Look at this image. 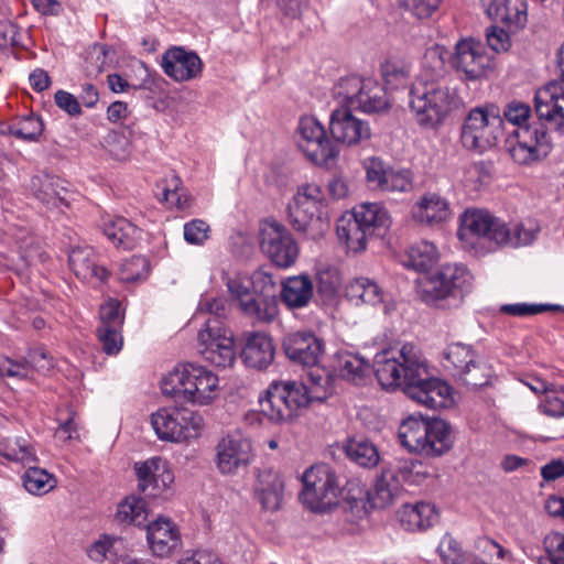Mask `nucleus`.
I'll return each mask as SVG.
<instances>
[{"instance_id":"obj_1","label":"nucleus","mask_w":564,"mask_h":564,"mask_svg":"<svg viewBox=\"0 0 564 564\" xmlns=\"http://www.w3.org/2000/svg\"><path fill=\"white\" fill-rule=\"evenodd\" d=\"M373 369L382 388H401L427 409H445L454 402L451 386L429 376L422 351L413 343L397 344L377 352Z\"/></svg>"},{"instance_id":"obj_2","label":"nucleus","mask_w":564,"mask_h":564,"mask_svg":"<svg viewBox=\"0 0 564 564\" xmlns=\"http://www.w3.org/2000/svg\"><path fill=\"white\" fill-rule=\"evenodd\" d=\"M446 56L443 45L426 48L421 73L410 90V109L421 127L441 124L455 104L456 93L448 86Z\"/></svg>"},{"instance_id":"obj_3","label":"nucleus","mask_w":564,"mask_h":564,"mask_svg":"<svg viewBox=\"0 0 564 564\" xmlns=\"http://www.w3.org/2000/svg\"><path fill=\"white\" fill-rule=\"evenodd\" d=\"M161 390L165 395L182 399L194 405H208L220 393L219 378L203 365L181 364L162 378Z\"/></svg>"},{"instance_id":"obj_4","label":"nucleus","mask_w":564,"mask_h":564,"mask_svg":"<svg viewBox=\"0 0 564 564\" xmlns=\"http://www.w3.org/2000/svg\"><path fill=\"white\" fill-rule=\"evenodd\" d=\"M286 210L291 227L308 239L319 240L330 228L325 193L315 183L297 186Z\"/></svg>"},{"instance_id":"obj_5","label":"nucleus","mask_w":564,"mask_h":564,"mask_svg":"<svg viewBox=\"0 0 564 564\" xmlns=\"http://www.w3.org/2000/svg\"><path fill=\"white\" fill-rule=\"evenodd\" d=\"M530 107L520 101L510 102L503 115L507 121L518 126L517 143L509 150L511 158L519 164H531L545 158L552 148L546 129L540 126H527Z\"/></svg>"},{"instance_id":"obj_6","label":"nucleus","mask_w":564,"mask_h":564,"mask_svg":"<svg viewBox=\"0 0 564 564\" xmlns=\"http://www.w3.org/2000/svg\"><path fill=\"white\" fill-rule=\"evenodd\" d=\"M315 393L302 381H274L259 398L260 411L273 423L291 422L314 398H318Z\"/></svg>"},{"instance_id":"obj_7","label":"nucleus","mask_w":564,"mask_h":564,"mask_svg":"<svg viewBox=\"0 0 564 564\" xmlns=\"http://www.w3.org/2000/svg\"><path fill=\"white\" fill-rule=\"evenodd\" d=\"M333 95L341 106L369 115L386 111L390 106L381 84L355 75L340 78L334 86Z\"/></svg>"},{"instance_id":"obj_8","label":"nucleus","mask_w":564,"mask_h":564,"mask_svg":"<svg viewBox=\"0 0 564 564\" xmlns=\"http://www.w3.org/2000/svg\"><path fill=\"white\" fill-rule=\"evenodd\" d=\"M503 135V120L496 107H476L464 120L460 131L462 145L476 153L496 147Z\"/></svg>"},{"instance_id":"obj_9","label":"nucleus","mask_w":564,"mask_h":564,"mask_svg":"<svg viewBox=\"0 0 564 564\" xmlns=\"http://www.w3.org/2000/svg\"><path fill=\"white\" fill-rule=\"evenodd\" d=\"M151 424L162 441L184 443L198 438L204 430L202 414L187 408H163L151 415Z\"/></svg>"},{"instance_id":"obj_10","label":"nucleus","mask_w":564,"mask_h":564,"mask_svg":"<svg viewBox=\"0 0 564 564\" xmlns=\"http://www.w3.org/2000/svg\"><path fill=\"white\" fill-rule=\"evenodd\" d=\"M303 490L300 499L315 512L329 510L338 503L340 487L334 470L326 464H316L302 476Z\"/></svg>"},{"instance_id":"obj_11","label":"nucleus","mask_w":564,"mask_h":564,"mask_svg":"<svg viewBox=\"0 0 564 564\" xmlns=\"http://www.w3.org/2000/svg\"><path fill=\"white\" fill-rule=\"evenodd\" d=\"M197 352L206 361L220 368L231 367L236 361L232 332L216 318H208L197 334Z\"/></svg>"},{"instance_id":"obj_12","label":"nucleus","mask_w":564,"mask_h":564,"mask_svg":"<svg viewBox=\"0 0 564 564\" xmlns=\"http://www.w3.org/2000/svg\"><path fill=\"white\" fill-rule=\"evenodd\" d=\"M296 144L304 155L316 165H328L339 155L324 126L312 116L302 117L296 129Z\"/></svg>"},{"instance_id":"obj_13","label":"nucleus","mask_w":564,"mask_h":564,"mask_svg":"<svg viewBox=\"0 0 564 564\" xmlns=\"http://www.w3.org/2000/svg\"><path fill=\"white\" fill-rule=\"evenodd\" d=\"M228 292L241 313L260 323H271L279 314L275 296H256L248 275L237 274L226 281Z\"/></svg>"},{"instance_id":"obj_14","label":"nucleus","mask_w":564,"mask_h":564,"mask_svg":"<svg viewBox=\"0 0 564 564\" xmlns=\"http://www.w3.org/2000/svg\"><path fill=\"white\" fill-rule=\"evenodd\" d=\"M452 66L467 80H479L494 69V56L473 37L460 39L454 46Z\"/></svg>"},{"instance_id":"obj_15","label":"nucleus","mask_w":564,"mask_h":564,"mask_svg":"<svg viewBox=\"0 0 564 564\" xmlns=\"http://www.w3.org/2000/svg\"><path fill=\"white\" fill-rule=\"evenodd\" d=\"M260 247L263 253L280 268L291 267L299 256V247L291 232L275 220L262 223Z\"/></svg>"},{"instance_id":"obj_16","label":"nucleus","mask_w":564,"mask_h":564,"mask_svg":"<svg viewBox=\"0 0 564 564\" xmlns=\"http://www.w3.org/2000/svg\"><path fill=\"white\" fill-rule=\"evenodd\" d=\"M470 281L471 275L463 264H445L429 279L424 291L434 300L463 297L469 290Z\"/></svg>"},{"instance_id":"obj_17","label":"nucleus","mask_w":564,"mask_h":564,"mask_svg":"<svg viewBox=\"0 0 564 564\" xmlns=\"http://www.w3.org/2000/svg\"><path fill=\"white\" fill-rule=\"evenodd\" d=\"M329 132L335 144L340 143L349 148L359 145L371 138L369 123L354 116L347 107L332 111Z\"/></svg>"},{"instance_id":"obj_18","label":"nucleus","mask_w":564,"mask_h":564,"mask_svg":"<svg viewBox=\"0 0 564 564\" xmlns=\"http://www.w3.org/2000/svg\"><path fill=\"white\" fill-rule=\"evenodd\" d=\"M251 457V442L241 434H228L216 446L215 463L223 475H234L247 467Z\"/></svg>"},{"instance_id":"obj_19","label":"nucleus","mask_w":564,"mask_h":564,"mask_svg":"<svg viewBox=\"0 0 564 564\" xmlns=\"http://www.w3.org/2000/svg\"><path fill=\"white\" fill-rule=\"evenodd\" d=\"M286 357L295 364L315 366L324 351L323 341L311 330L289 333L282 340Z\"/></svg>"},{"instance_id":"obj_20","label":"nucleus","mask_w":564,"mask_h":564,"mask_svg":"<svg viewBox=\"0 0 564 564\" xmlns=\"http://www.w3.org/2000/svg\"><path fill=\"white\" fill-rule=\"evenodd\" d=\"M535 112L557 129L564 128V82H551L534 96Z\"/></svg>"},{"instance_id":"obj_21","label":"nucleus","mask_w":564,"mask_h":564,"mask_svg":"<svg viewBox=\"0 0 564 564\" xmlns=\"http://www.w3.org/2000/svg\"><path fill=\"white\" fill-rule=\"evenodd\" d=\"M147 540L153 555L172 556L181 546V533L174 522L160 517L147 525Z\"/></svg>"},{"instance_id":"obj_22","label":"nucleus","mask_w":564,"mask_h":564,"mask_svg":"<svg viewBox=\"0 0 564 564\" xmlns=\"http://www.w3.org/2000/svg\"><path fill=\"white\" fill-rule=\"evenodd\" d=\"M161 66L165 75L176 82L195 79L203 70V62L199 56L182 47L167 50L162 56Z\"/></svg>"},{"instance_id":"obj_23","label":"nucleus","mask_w":564,"mask_h":564,"mask_svg":"<svg viewBox=\"0 0 564 564\" xmlns=\"http://www.w3.org/2000/svg\"><path fill=\"white\" fill-rule=\"evenodd\" d=\"M139 489L150 497H158L173 482V475L158 457L134 464Z\"/></svg>"},{"instance_id":"obj_24","label":"nucleus","mask_w":564,"mask_h":564,"mask_svg":"<svg viewBox=\"0 0 564 564\" xmlns=\"http://www.w3.org/2000/svg\"><path fill=\"white\" fill-rule=\"evenodd\" d=\"M412 217L421 225L436 227L452 217L451 205L438 193L427 192L413 205Z\"/></svg>"},{"instance_id":"obj_25","label":"nucleus","mask_w":564,"mask_h":564,"mask_svg":"<svg viewBox=\"0 0 564 564\" xmlns=\"http://www.w3.org/2000/svg\"><path fill=\"white\" fill-rule=\"evenodd\" d=\"M243 340L241 358L246 366L264 369L272 364L275 348L272 338L268 334L263 332H246Z\"/></svg>"},{"instance_id":"obj_26","label":"nucleus","mask_w":564,"mask_h":564,"mask_svg":"<svg viewBox=\"0 0 564 564\" xmlns=\"http://www.w3.org/2000/svg\"><path fill=\"white\" fill-rule=\"evenodd\" d=\"M501 223L486 210L467 209L460 216L458 237L462 240L482 237L495 241V235L498 231L496 229L501 226Z\"/></svg>"},{"instance_id":"obj_27","label":"nucleus","mask_w":564,"mask_h":564,"mask_svg":"<svg viewBox=\"0 0 564 564\" xmlns=\"http://www.w3.org/2000/svg\"><path fill=\"white\" fill-rule=\"evenodd\" d=\"M253 490L256 499L264 510L276 511L281 507L284 481L278 471L272 469L260 470Z\"/></svg>"},{"instance_id":"obj_28","label":"nucleus","mask_w":564,"mask_h":564,"mask_svg":"<svg viewBox=\"0 0 564 564\" xmlns=\"http://www.w3.org/2000/svg\"><path fill=\"white\" fill-rule=\"evenodd\" d=\"M495 235V242L511 247H521L532 243L540 231L538 220L525 218L520 221L506 224L501 223Z\"/></svg>"},{"instance_id":"obj_29","label":"nucleus","mask_w":564,"mask_h":564,"mask_svg":"<svg viewBox=\"0 0 564 564\" xmlns=\"http://www.w3.org/2000/svg\"><path fill=\"white\" fill-rule=\"evenodd\" d=\"M69 267L75 275L84 281H105L108 278L106 268L97 264L95 250L90 246L75 247L68 254Z\"/></svg>"},{"instance_id":"obj_30","label":"nucleus","mask_w":564,"mask_h":564,"mask_svg":"<svg viewBox=\"0 0 564 564\" xmlns=\"http://www.w3.org/2000/svg\"><path fill=\"white\" fill-rule=\"evenodd\" d=\"M438 518L434 505L429 502L404 503L398 510L400 524L406 531H423L432 527Z\"/></svg>"},{"instance_id":"obj_31","label":"nucleus","mask_w":564,"mask_h":564,"mask_svg":"<svg viewBox=\"0 0 564 564\" xmlns=\"http://www.w3.org/2000/svg\"><path fill=\"white\" fill-rule=\"evenodd\" d=\"M145 133L135 122L126 124L119 130L110 131L105 138V147L109 154L118 160L126 161L132 152V143L143 139Z\"/></svg>"},{"instance_id":"obj_32","label":"nucleus","mask_w":564,"mask_h":564,"mask_svg":"<svg viewBox=\"0 0 564 564\" xmlns=\"http://www.w3.org/2000/svg\"><path fill=\"white\" fill-rule=\"evenodd\" d=\"M314 285L307 275H294L285 279L280 296L290 310L306 307L313 299Z\"/></svg>"},{"instance_id":"obj_33","label":"nucleus","mask_w":564,"mask_h":564,"mask_svg":"<svg viewBox=\"0 0 564 564\" xmlns=\"http://www.w3.org/2000/svg\"><path fill=\"white\" fill-rule=\"evenodd\" d=\"M31 188L35 197L47 208L64 212V207H68L64 195L66 189L61 186L59 178L50 175H36L31 181Z\"/></svg>"},{"instance_id":"obj_34","label":"nucleus","mask_w":564,"mask_h":564,"mask_svg":"<svg viewBox=\"0 0 564 564\" xmlns=\"http://www.w3.org/2000/svg\"><path fill=\"white\" fill-rule=\"evenodd\" d=\"M351 213L370 237L386 232L391 225L388 210L379 203H361Z\"/></svg>"},{"instance_id":"obj_35","label":"nucleus","mask_w":564,"mask_h":564,"mask_svg":"<svg viewBox=\"0 0 564 564\" xmlns=\"http://www.w3.org/2000/svg\"><path fill=\"white\" fill-rule=\"evenodd\" d=\"M431 420L432 417H424L422 415H410L404 419L398 432L401 444L410 452L420 454V449L426 446V443L423 441L427 435Z\"/></svg>"},{"instance_id":"obj_36","label":"nucleus","mask_w":564,"mask_h":564,"mask_svg":"<svg viewBox=\"0 0 564 564\" xmlns=\"http://www.w3.org/2000/svg\"><path fill=\"white\" fill-rule=\"evenodd\" d=\"M337 237L348 251L358 253L366 249L369 234L364 229L352 213L341 216L336 226Z\"/></svg>"},{"instance_id":"obj_37","label":"nucleus","mask_w":564,"mask_h":564,"mask_svg":"<svg viewBox=\"0 0 564 564\" xmlns=\"http://www.w3.org/2000/svg\"><path fill=\"white\" fill-rule=\"evenodd\" d=\"M102 231L116 247L123 249L133 248L140 236L138 227L120 216L110 217L105 220Z\"/></svg>"},{"instance_id":"obj_38","label":"nucleus","mask_w":564,"mask_h":564,"mask_svg":"<svg viewBox=\"0 0 564 564\" xmlns=\"http://www.w3.org/2000/svg\"><path fill=\"white\" fill-rule=\"evenodd\" d=\"M425 448L420 449V454L436 457L441 456L452 447L451 426L443 420L432 417L426 433Z\"/></svg>"},{"instance_id":"obj_39","label":"nucleus","mask_w":564,"mask_h":564,"mask_svg":"<svg viewBox=\"0 0 564 564\" xmlns=\"http://www.w3.org/2000/svg\"><path fill=\"white\" fill-rule=\"evenodd\" d=\"M438 259V251L434 243L422 240L412 245L406 251L402 263L408 269L419 272L430 270Z\"/></svg>"},{"instance_id":"obj_40","label":"nucleus","mask_w":564,"mask_h":564,"mask_svg":"<svg viewBox=\"0 0 564 564\" xmlns=\"http://www.w3.org/2000/svg\"><path fill=\"white\" fill-rule=\"evenodd\" d=\"M346 295L354 304L377 305L383 302L382 289L367 278H357L346 286Z\"/></svg>"},{"instance_id":"obj_41","label":"nucleus","mask_w":564,"mask_h":564,"mask_svg":"<svg viewBox=\"0 0 564 564\" xmlns=\"http://www.w3.org/2000/svg\"><path fill=\"white\" fill-rule=\"evenodd\" d=\"M387 473L391 474L399 485L403 484L416 485L425 476L423 464L409 458H394L384 467Z\"/></svg>"},{"instance_id":"obj_42","label":"nucleus","mask_w":564,"mask_h":564,"mask_svg":"<svg viewBox=\"0 0 564 564\" xmlns=\"http://www.w3.org/2000/svg\"><path fill=\"white\" fill-rule=\"evenodd\" d=\"M401 489L402 487L398 480L383 468L381 475L376 480L372 491L369 494V500L375 508L383 509L393 502L401 492Z\"/></svg>"},{"instance_id":"obj_43","label":"nucleus","mask_w":564,"mask_h":564,"mask_svg":"<svg viewBox=\"0 0 564 564\" xmlns=\"http://www.w3.org/2000/svg\"><path fill=\"white\" fill-rule=\"evenodd\" d=\"M336 369L345 380L359 383L369 371L370 365L360 355L345 351L337 355Z\"/></svg>"},{"instance_id":"obj_44","label":"nucleus","mask_w":564,"mask_h":564,"mask_svg":"<svg viewBox=\"0 0 564 564\" xmlns=\"http://www.w3.org/2000/svg\"><path fill=\"white\" fill-rule=\"evenodd\" d=\"M345 452L352 462L361 467H375L380 460L376 445L362 437L350 438L345 445Z\"/></svg>"},{"instance_id":"obj_45","label":"nucleus","mask_w":564,"mask_h":564,"mask_svg":"<svg viewBox=\"0 0 564 564\" xmlns=\"http://www.w3.org/2000/svg\"><path fill=\"white\" fill-rule=\"evenodd\" d=\"M0 454L6 458L30 464L36 462V452L26 437H10L0 443Z\"/></svg>"},{"instance_id":"obj_46","label":"nucleus","mask_w":564,"mask_h":564,"mask_svg":"<svg viewBox=\"0 0 564 564\" xmlns=\"http://www.w3.org/2000/svg\"><path fill=\"white\" fill-rule=\"evenodd\" d=\"M147 518V505L142 498L129 496L117 507L116 520L119 523L142 525Z\"/></svg>"},{"instance_id":"obj_47","label":"nucleus","mask_w":564,"mask_h":564,"mask_svg":"<svg viewBox=\"0 0 564 564\" xmlns=\"http://www.w3.org/2000/svg\"><path fill=\"white\" fill-rule=\"evenodd\" d=\"M502 11L495 21L500 22L511 30L523 28L528 20V7L525 0H505Z\"/></svg>"},{"instance_id":"obj_48","label":"nucleus","mask_w":564,"mask_h":564,"mask_svg":"<svg viewBox=\"0 0 564 564\" xmlns=\"http://www.w3.org/2000/svg\"><path fill=\"white\" fill-rule=\"evenodd\" d=\"M22 479L25 490L36 496L45 495L56 486L55 477L39 467H30Z\"/></svg>"},{"instance_id":"obj_49","label":"nucleus","mask_w":564,"mask_h":564,"mask_svg":"<svg viewBox=\"0 0 564 564\" xmlns=\"http://www.w3.org/2000/svg\"><path fill=\"white\" fill-rule=\"evenodd\" d=\"M467 388L477 389L489 384L492 377L491 368L482 361L474 360L468 368L453 373Z\"/></svg>"},{"instance_id":"obj_50","label":"nucleus","mask_w":564,"mask_h":564,"mask_svg":"<svg viewBox=\"0 0 564 564\" xmlns=\"http://www.w3.org/2000/svg\"><path fill=\"white\" fill-rule=\"evenodd\" d=\"M9 132L24 141H36L43 132V122L39 117L28 115L12 122Z\"/></svg>"},{"instance_id":"obj_51","label":"nucleus","mask_w":564,"mask_h":564,"mask_svg":"<svg viewBox=\"0 0 564 564\" xmlns=\"http://www.w3.org/2000/svg\"><path fill=\"white\" fill-rule=\"evenodd\" d=\"M123 541L121 538L102 535L95 541L88 549L87 554L94 562L102 563L106 560H113L112 556H119L117 552L122 546Z\"/></svg>"},{"instance_id":"obj_52","label":"nucleus","mask_w":564,"mask_h":564,"mask_svg":"<svg viewBox=\"0 0 564 564\" xmlns=\"http://www.w3.org/2000/svg\"><path fill=\"white\" fill-rule=\"evenodd\" d=\"M149 274V262L144 257L133 256L120 265L119 276L123 282H137Z\"/></svg>"},{"instance_id":"obj_53","label":"nucleus","mask_w":564,"mask_h":564,"mask_svg":"<svg viewBox=\"0 0 564 564\" xmlns=\"http://www.w3.org/2000/svg\"><path fill=\"white\" fill-rule=\"evenodd\" d=\"M445 357L453 366L454 372L465 370L475 360V354L471 348L460 343L448 345Z\"/></svg>"},{"instance_id":"obj_54","label":"nucleus","mask_w":564,"mask_h":564,"mask_svg":"<svg viewBox=\"0 0 564 564\" xmlns=\"http://www.w3.org/2000/svg\"><path fill=\"white\" fill-rule=\"evenodd\" d=\"M477 557L480 564H498L505 557L506 550L494 540L482 536L475 542Z\"/></svg>"},{"instance_id":"obj_55","label":"nucleus","mask_w":564,"mask_h":564,"mask_svg":"<svg viewBox=\"0 0 564 564\" xmlns=\"http://www.w3.org/2000/svg\"><path fill=\"white\" fill-rule=\"evenodd\" d=\"M364 169L366 171L367 182L376 189H380L387 178L390 167L384 162L377 158H367L364 161Z\"/></svg>"},{"instance_id":"obj_56","label":"nucleus","mask_w":564,"mask_h":564,"mask_svg":"<svg viewBox=\"0 0 564 564\" xmlns=\"http://www.w3.org/2000/svg\"><path fill=\"white\" fill-rule=\"evenodd\" d=\"M97 337L107 355H117L122 348L121 327H98Z\"/></svg>"},{"instance_id":"obj_57","label":"nucleus","mask_w":564,"mask_h":564,"mask_svg":"<svg viewBox=\"0 0 564 564\" xmlns=\"http://www.w3.org/2000/svg\"><path fill=\"white\" fill-rule=\"evenodd\" d=\"M437 552L444 564H466L459 543L448 534L441 540Z\"/></svg>"},{"instance_id":"obj_58","label":"nucleus","mask_w":564,"mask_h":564,"mask_svg":"<svg viewBox=\"0 0 564 564\" xmlns=\"http://www.w3.org/2000/svg\"><path fill=\"white\" fill-rule=\"evenodd\" d=\"M198 311L210 314L209 318L223 322L229 314V304L224 296L205 295L198 303Z\"/></svg>"},{"instance_id":"obj_59","label":"nucleus","mask_w":564,"mask_h":564,"mask_svg":"<svg viewBox=\"0 0 564 564\" xmlns=\"http://www.w3.org/2000/svg\"><path fill=\"white\" fill-rule=\"evenodd\" d=\"M412 187V177L409 171L390 169L380 191L404 193L410 192Z\"/></svg>"},{"instance_id":"obj_60","label":"nucleus","mask_w":564,"mask_h":564,"mask_svg":"<svg viewBox=\"0 0 564 564\" xmlns=\"http://www.w3.org/2000/svg\"><path fill=\"white\" fill-rule=\"evenodd\" d=\"M402 7L417 19H429L440 9L442 0H400Z\"/></svg>"},{"instance_id":"obj_61","label":"nucleus","mask_w":564,"mask_h":564,"mask_svg":"<svg viewBox=\"0 0 564 564\" xmlns=\"http://www.w3.org/2000/svg\"><path fill=\"white\" fill-rule=\"evenodd\" d=\"M100 325L99 327H122L123 314L120 308V302L110 299L99 311Z\"/></svg>"},{"instance_id":"obj_62","label":"nucleus","mask_w":564,"mask_h":564,"mask_svg":"<svg viewBox=\"0 0 564 564\" xmlns=\"http://www.w3.org/2000/svg\"><path fill=\"white\" fill-rule=\"evenodd\" d=\"M0 375L2 377L25 380L32 377V367L29 361L6 359L0 365Z\"/></svg>"},{"instance_id":"obj_63","label":"nucleus","mask_w":564,"mask_h":564,"mask_svg":"<svg viewBox=\"0 0 564 564\" xmlns=\"http://www.w3.org/2000/svg\"><path fill=\"white\" fill-rule=\"evenodd\" d=\"M209 226L202 219H193L184 225V239L191 245H202L208 239Z\"/></svg>"},{"instance_id":"obj_64","label":"nucleus","mask_w":564,"mask_h":564,"mask_svg":"<svg viewBox=\"0 0 564 564\" xmlns=\"http://www.w3.org/2000/svg\"><path fill=\"white\" fill-rule=\"evenodd\" d=\"M249 279L251 281L252 290L256 296H274L273 294H270L275 285L272 274L262 269H259L256 270L249 276Z\"/></svg>"}]
</instances>
